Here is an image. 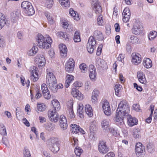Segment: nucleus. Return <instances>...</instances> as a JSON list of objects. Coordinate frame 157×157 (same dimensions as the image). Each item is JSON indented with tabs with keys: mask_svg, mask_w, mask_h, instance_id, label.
<instances>
[{
	"mask_svg": "<svg viewBox=\"0 0 157 157\" xmlns=\"http://www.w3.org/2000/svg\"><path fill=\"white\" fill-rule=\"evenodd\" d=\"M46 83L50 89L54 93L57 92L58 90L56 78L50 68L47 70Z\"/></svg>",
	"mask_w": 157,
	"mask_h": 157,
	"instance_id": "nucleus-1",
	"label": "nucleus"
},
{
	"mask_svg": "<svg viewBox=\"0 0 157 157\" xmlns=\"http://www.w3.org/2000/svg\"><path fill=\"white\" fill-rule=\"evenodd\" d=\"M36 40L38 46L41 48L45 49L49 48L52 42V39L48 35L43 36L40 34H38Z\"/></svg>",
	"mask_w": 157,
	"mask_h": 157,
	"instance_id": "nucleus-2",
	"label": "nucleus"
},
{
	"mask_svg": "<svg viewBox=\"0 0 157 157\" xmlns=\"http://www.w3.org/2000/svg\"><path fill=\"white\" fill-rule=\"evenodd\" d=\"M47 144L50 145V150L54 153H57L59 150V144L57 140L52 137L47 140Z\"/></svg>",
	"mask_w": 157,
	"mask_h": 157,
	"instance_id": "nucleus-3",
	"label": "nucleus"
},
{
	"mask_svg": "<svg viewBox=\"0 0 157 157\" xmlns=\"http://www.w3.org/2000/svg\"><path fill=\"white\" fill-rule=\"evenodd\" d=\"M116 111L124 113L125 114V115H126L130 111L128 104L125 101H121L118 105Z\"/></svg>",
	"mask_w": 157,
	"mask_h": 157,
	"instance_id": "nucleus-4",
	"label": "nucleus"
},
{
	"mask_svg": "<svg viewBox=\"0 0 157 157\" xmlns=\"http://www.w3.org/2000/svg\"><path fill=\"white\" fill-rule=\"evenodd\" d=\"M96 43L94 38L92 36H90L87 44L86 48L88 51L90 53H92L95 48Z\"/></svg>",
	"mask_w": 157,
	"mask_h": 157,
	"instance_id": "nucleus-5",
	"label": "nucleus"
},
{
	"mask_svg": "<svg viewBox=\"0 0 157 157\" xmlns=\"http://www.w3.org/2000/svg\"><path fill=\"white\" fill-rule=\"evenodd\" d=\"M53 109H50L48 112V116L50 120L54 122H57L59 118V115Z\"/></svg>",
	"mask_w": 157,
	"mask_h": 157,
	"instance_id": "nucleus-6",
	"label": "nucleus"
},
{
	"mask_svg": "<svg viewBox=\"0 0 157 157\" xmlns=\"http://www.w3.org/2000/svg\"><path fill=\"white\" fill-rule=\"evenodd\" d=\"M102 109L104 113L107 116L111 114V111L109 103L106 100H103L101 102Z\"/></svg>",
	"mask_w": 157,
	"mask_h": 157,
	"instance_id": "nucleus-7",
	"label": "nucleus"
},
{
	"mask_svg": "<svg viewBox=\"0 0 157 157\" xmlns=\"http://www.w3.org/2000/svg\"><path fill=\"white\" fill-rule=\"evenodd\" d=\"M124 116H125V114L116 111L114 120L119 125H121L124 124V121L123 119Z\"/></svg>",
	"mask_w": 157,
	"mask_h": 157,
	"instance_id": "nucleus-8",
	"label": "nucleus"
},
{
	"mask_svg": "<svg viewBox=\"0 0 157 157\" xmlns=\"http://www.w3.org/2000/svg\"><path fill=\"white\" fill-rule=\"evenodd\" d=\"M73 99H70L67 103V113L68 117L71 118H74L75 117V114L73 110Z\"/></svg>",
	"mask_w": 157,
	"mask_h": 157,
	"instance_id": "nucleus-9",
	"label": "nucleus"
},
{
	"mask_svg": "<svg viewBox=\"0 0 157 157\" xmlns=\"http://www.w3.org/2000/svg\"><path fill=\"white\" fill-rule=\"evenodd\" d=\"M75 62L74 60L70 58L65 65L66 71L68 72H72L74 69Z\"/></svg>",
	"mask_w": 157,
	"mask_h": 157,
	"instance_id": "nucleus-10",
	"label": "nucleus"
},
{
	"mask_svg": "<svg viewBox=\"0 0 157 157\" xmlns=\"http://www.w3.org/2000/svg\"><path fill=\"white\" fill-rule=\"evenodd\" d=\"M36 66L40 68L43 67L46 63L45 59L42 54L39 55L36 59Z\"/></svg>",
	"mask_w": 157,
	"mask_h": 157,
	"instance_id": "nucleus-11",
	"label": "nucleus"
},
{
	"mask_svg": "<svg viewBox=\"0 0 157 157\" xmlns=\"http://www.w3.org/2000/svg\"><path fill=\"white\" fill-rule=\"evenodd\" d=\"M132 62L133 64L137 65L141 61V56L138 53H133L132 55Z\"/></svg>",
	"mask_w": 157,
	"mask_h": 157,
	"instance_id": "nucleus-12",
	"label": "nucleus"
},
{
	"mask_svg": "<svg viewBox=\"0 0 157 157\" xmlns=\"http://www.w3.org/2000/svg\"><path fill=\"white\" fill-rule=\"evenodd\" d=\"M59 125L63 130L66 129L67 127V121L66 117L63 115L60 117Z\"/></svg>",
	"mask_w": 157,
	"mask_h": 157,
	"instance_id": "nucleus-13",
	"label": "nucleus"
},
{
	"mask_svg": "<svg viewBox=\"0 0 157 157\" xmlns=\"http://www.w3.org/2000/svg\"><path fill=\"white\" fill-rule=\"evenodd\" d=\"M98 150L100 153L104 154L106 153L109 150L105 143L104 141H100L99 142Z\"/></svg>",
	"mask_w": 157,
	"mask_h": 157,
	"instance_id": "nucleus-14",
	"label": "nucleus"
},
{
	"mask_svg": "<svg viewBox=\"0 0 157 157\" xmlns=\"http://www.w3.org/2000/svg\"><path fill=\"white\" fill-rule=\"evenodd\" d=\"M132 32L135 35H139L142 33V29L141 26L137 23L134 24Z\"/></svg>",
	"mask_w": 157,
	"mask_h": 157,
	"instance_id": "nucleus-15",
	"label": "nucleus"
},
{
	"mask_svg": "<svg viewBox=\"0 0 157 157\" xmlns=\"http://www.w3.org/2000/svg\"><path fill=\"white\" fill-rule=\"evenodd\" d=\"M127 123L130 127H132L137 124L138 120L135 117H132L131 115L127 114Z\"/></svg>",
	"mask_w": 157,
	"mask_h": 157,
	"instance_id": "nucleus-16",
	"label": "nucleus"
},
{
	"mask_svg": "<svg viewBox=\"0 0 157 157\" xmlns=\"http://www.w3.org/2000/svg\"><path fill=\"white\" fill-rule=\"evenodd\" d=\"M100 92L97 89H94L92 93L91 101L92 103L96 104L98 102V98L99 96Z\"/></svg>",
	"mask_w": 157,
	"mask_h": 157,
	"instance_id": "nucleus-17",
	"label": "nucleus"
},
{
	"mask_svg": "<svg viewBox=\"0 0 157 157\" xmlns=\"http://www.w3.org/2000/svg\"><path fill=\"white\" fill-rule=\"evenodd\" d=\"M93 5H94V10L96 14L101 13L102 11V8L99 4L98 0H93Z\"/></svg>",
	"mask_w": 157,
	"mask_h": 157,
	"instance_id": "nucleus-18",
	"label": "nucleus"
},
{
	"mask_svg": "<svg viewBox=\"0 0 157 157\" xmlns=\"http://www.w3.org/2000/svg\"><path fill=\"white\" fill-rule=\"evenodd\" d=\"M36 69V67H33L31 69V78L34 82L36 81L39 79L38 74Z\"/></svg>",
	"mask_w": 157,
	"mask_h": 157,
	"instance_id": "nucleus-19",
	"label": "nucleus"
},
{
	"mask_svg": "<svg viewBox=\"0 0 157 157\" xmlns=\"http://www.w3.org/2000/svg\"><path fill=\"white\" fill-rule=\"evenodd\" d=\"M137 76L139 81L141 83L146 84L147 83L145 75L143 72L138 71L137 73Z\"/></svg>",
	"mask_w": 157,
	"mask_h": 157,
	"instance_id": "nucleus-20",
	"label": "nucleus"
},
{
	"mask_svg": "<svg viewBox=\"0 0 157 157\" xmlns=\"http://www.w3.org/2000/svg\"><path fill=\"white\" fill-rule=\"evenodd\" d=\"M59 48L61 56L63 57H66L67 50L66 46L63 44H60L59 45Z\"/></svg>",
	"mask_w": 157,
	"mask_h": 157,
	"instance_id": "nucleus-21",
	"label": "nucleus"
},
{
	"mask_svg": "<svg viewBox=\"0 0 157 157\" xmlns=\"http://www.w3.org/2000/svg\"><path fill=\"white\" fill-rule=\"evenodd\" d=\"M101 127L103 130H108L110 127V124L109 121L107 119L102 120L101 122Z\"/></svg>",
	"mask_w": 157,
	"mask_h": 157,
	"instance_id": "nucleus-22",
	"label": "nucleus"
},
{
	"mask_svg": "<svg viewBox=\"0 0 157 157\" xmlns=\"http://www.w3.org/2000/svg\"><path fill=\"white\" fill-rule=\"evenodd\" d=\"M74 77L71 75L67 74L66 78V81L65 86L66 88H68L71 83L74 80Z\"/></svg>",
	"mask_w": 157,
	"mask_h": 157,
	"instance_id": "nucleus-23",
	"label": "nucleus"
},
{
	"mask_svg": "<svg viewBox=\"0 0 157 157\" xmlns=\"http://www.w3.org/2000/svg\"><path fill=\"white\" fill-rule=\"evenodd\" d=\"M135 150L136 153L137 154V153H143L145 151V149L141 143H138L136 145Z\"/></svg>",
	"mask_w": 157,
	"mask_h": 157,
	"instance_id": "nucleus-24",
	"label": "nucleus"
},
{
	"mask_svg": "<svg viewBox=\"0 0 157 157\" xmlns=\"http://www.w3.org/2000/svg\"><path fill=\"white\" fill-rule=\"evenodd\" d=\"M143 63L144 66L147 68H150L152 66V61L150 59L147 58L144 59Z\"/></svg>",
	"mask_w": 157,
	"mask_h": 157,
	"instance_id": "nucleus-25",
	"label": "nucleus"
},
{
	"mask_svg": "<svg viewBox=\"0 0 157 157\" xmlns=\"http://www.w3.org/2000/svg\"><path fill=\"white\" fill-rule=\"evenodd\" d=\"M6 18L4 15L0 13V30L5 25L6 22Z\"/></svg>",
	"mask_w": 157,
	"mask_h": 157,
	"instance_id": "nucleus-26",
	"label": "nucleus"
},
{
	"mask_svg": "<svg viewBox=\"0 0 157 157\" xmlns=\"http://www.w3.org/2000/svg\"><path fill=\"white\" fill-rule=\"evenodd\" d=\"M85 112L87 115L90 117L92 116L93 112L92 108L89 104H86L85 105Z\"/></svg>",
	"mask_w": 157,
	"mask_h": 157,
	"instance_id": "nucleus-27",
	"label": "nucleus"
},
{
	"mask_svg": "<svg viewBox=\"0 0 157 157\" xmlns=\"http://www.w3.org/2000/svg\"><path fill=\"white\" fill-rule=\"evenodd\" d=\"M69 13L70 16L74 20L78 21L80 19L78 13L76 11H74L73 9L70 8V9Z\"/></svg>",
	"mask_w": 157,
	"mask_h": 157,
	"instance_id": "nucleus-28",
	"label": "nucleus"
},
{
	"mask_svg": "<svg viewBox=\"0 0 157 157\" xmlns=\"http://www.w3.org/2000/svg\"><path fill=\"white\" fill-rule=\"evenodd\" d=\"M38 50V49L37 47L33 46L28 51L27 54L29 56H33L36 54Z\"/></svg>",
	"mask_w": 157,
	"mask_h": 157,
	"instance_id": "nucleus-29",
	"label": "nucleus"
},
{
	"mask_svg": "<svg viewBox=\"0 0 157 157\" xmlns=\"http://www.w3.org/2000/svg\"><path fill=\"white\" fill-rule=\"evenodd\" d=\"M63 27L65 29H68L69 31L73 30V27L70 22L67 20L63 22Z\"/></svg>",
	"mask_w": 157,
	"mask_h": 157,
	"instance_id": "nucleus-30",
	"label": "nucleus"
},
{
	"mask_svg": "<svg viewBox=\"0 0 157 157\" xmlns=\"http://www.w3.org/2000/svg\"><path fill=\"white\" fill-rule=\"evenodd\" d=\"M51 103L55 111H59L60 109V105L59 101L56 99H54L51 102Z\"/></svg>",
	"mask_w": 157,
	"mask_h": 157,
	"instance_id": "nucleus-31",
	"label": "nucleus"
},
{
	"mask_svg": "<svg viewBox=\"0 0 157 157\" xmlns=\"http://www.w3.org/2000/svg\"><path fill=\"white\" fill-rule=\"evenodd\" d=\"M45 15L47 18L48 23L50 25H53L55 23L54 18L52 15L49 13L46 12Z\"/></svg>",
	"mask_w": 157,
	"mask_h": 157,
	"instance_id": "nucleus-32",
	"label": "nucleus"
},
{
	"mask_svg": "<svg viewBox=\"0 0 157 157\" xmlns=\"http://www.w3.org/2000/svg\"><path fill=\"white\" fill-rule=\"evenodd\" d=\"M59 2L63 8H68L70 6L69 0H59Z\"/></svg>",
	"mask_w": 157,
	"mask_h": 157,
	"instance_id": "nucleus-33",
	"label": "nucleus"
},
{
	"mask_svg": "<svg viewBox=\"0 0 157 157\" xmlns=\"http://www.w3.org/2000/svg\"><path fill=\"white\" fill-rule=\"evenodd\" d=\"M94 37L99 40H102L104 37L101 32L98 31H95L94 33Z\"/></svg>",
	"mask_w": 157,
	"mask_h": 157,
	"instance_id": "nucleus-34",
	"label": "nucleus"
},
{
	"mask_svg": "<svg viewBox=\"0 0 157 157\" xmlns=\"http://www.w3.org/2000/svg\"><path fill=\"white\" fill-rule=\"evenodd\" d=\"M129 41L133 44H136L140 43L138 37L134 35H131L129 36Z\"/></svg>",
	"mask_w": 157,
	"mask_h": 157,
	"instance_id": "nucleus-35",
	"label": "nucleus"
},
{
	"mask_svg": "<svg viewBox=\"0 0 157 157\" xmlns=\"http://www.w3.org/2000/svg\"><path fill=\"white\" fill-rule=\"evenodd\" d=\"M114 89L115 94L118 96H120L122 89V86L117 83L115 85Z\"/></svg>",
	"mask_w": 157,
	"mask_h": 157,
	"instance_id": "nucleus-36",
	"label": "nucleus"
},
{
	"mask_svg": "<svg viewBox=\"0 0 157 157\" xmlns=\"http://www.w3.org/2000/svg\"><path fill=\"white\" fill-rule=\"evenodd\" d=\"M79 31H77L75 33L73 36V40L75 42L77 43L81 41V39Z\"/></svg>",
	"mask_w": 157,
	"mask_h": 157,
	"instance_id": "nucleus-37",
	"label": "nucleus"
},
{
	"mask_svg": "<svg viewBox=\"0 0 157 157\" xmlns=\"http://www.w3.org/2000/svg\"><path fill=\"white\" fill-rule=\"evenodd\" d=\"M19 13L18 11H14L12 15V21L13 22H16L18 19Z\"/></svg>",
	"mask_w": 157,
	"mask_h": 157,
	"instance_id": "nucleus-38",
	"label": "nucleus"
},
{
	"mask_svg": "<svg viewBox=\"0 0 157 157\" xmlns=\"http://www.w3.org/2000/svg\"><path fill=\"white\" fill-rule=\"evenodd\" d=\"M25 13L28 16H32L33 15L35 12L33 6H30V7L26 10H24Z\"/></svg>",
	"mask_w": 157,
	"mask_h": 157,
	"instance_id": "nucleus-39",
	"label": "nucleus"
},
{
	"mask_svg": "<svg viewBox=\"0 0 157 157\" xmlns=\"http://www.w3.org/2000/svg\"><path fill=\"white\" fill-rule=\"evenodd\" d=\"M83 105L82 104L80 103L78 105V112L79 113V116L81 118L83 117Z\"/></svg>",
	"mask_w": 157,
	"mask_h": 157,
	"instance_id": "nucleus-40",
	"label": "nucleus"
},
{
	"mask_svg": "<svg viewBox=\"0 0 157 157\" xmlns=\"http://www.w3.org/2000/svg\"><path fill=\"white\" fill-rule=\"evenodd\" d=\"M74 152L77 157H80L81 155L83 153V151L81 147L77 146L75 148Z\"/></svg>",
	"mask_w": 157,
	"mask_h": 157,
	"instance_id": "nucleus-41",
	"label": "nucleus"
},
{
	"mask_svg": "<svg viewBox=\"0 0 157 157\" xmlns=\"http://www.w3.org/2000/svg\"><path fill=\"white\" fill-rule=\"evenodd\" d=\"M55 126L54 124L48 123L46 124L45 128L47 130L49 131H51L55 129Z\"/></svg>",
	"mask_w": 157,
	"mask_h": 157,
	"instance_id": "nucleus-42",
	"label": "nucleus"
},
{
	"mask_svg": "<svg viewBox=\"0 0 157 157\" xmlns=\"http://www.w3.org/2000/svg\"><path fill=\"white\" fill-rule=\"evenodd\" d=\"M30 6H32L31 3L28 1H23L21 4L22 8L25 9V10H26V9H27L29 8Z\"/></svg>",
	"mask_w": 157,
	"mask_h": 157,
	"instance_id": "nucleus-43",
	"label": "nucleus"
},
{
	"mask_svg": "<svg viewBox=\"0 0 157 157\" xmlns=\"http://www.w3.org/2000/svg\"><path fill=\"white\" fill-rule=\"evenodd\" d=\"M57 35L59 37L63 38L66 41L69 40L67 35L65 33L63 32H59L57 33Z\"/></svg>",
	"mask_w": 157,
	"mask_h": 157,
	"instance_id": "nucleus-44",
	"label": "nucleus"
},
{
	"mask_svg": "<svg viewBox=\"0 0 157 157\" xmlns=\"http://www.w3.org/2000/svg\"><path fill=\"white\" fill-rule=\"evenodd\" d=\"M53 0H45L44 1L45 6L47 8H50L53 6Z\"/></svg>",
	"mask_w": 157,
	"mask_h": 157,
	"instance_id": "nucleus-45",
	"label": "nucleus"
},
{
	"mask_svg": "<svg viewBox=\"0 0 157 157\" xmlns=\"http://www.w3.org/2000/svg\"><path fill=\"white\" fill-rule=\"evenodd\" d=\"M157 36V33L155 31H152L151 32L149 35L148 37L150 40H153Z\"/></svg>",
	"mask_w": 157,
	"mask_h": 157,
	"instance_id": "nucleus-46",
	"label": "nucleus"
},
{
	"mask_svg": "<svg viewBox=\"0 0 157 157\" xmlns=\"http://www.w3.org/2000/svg\"><path fill=\"white\" fill-rule=\"evenodd\" d=\"M71 127L72 128L71 130L72 132L74 133H77L79 132V129H78L79 126L76 124H71Z\"/></svg>",
	"mask_w": 157,
	"mask_h": 157,
	"instance_id": "nucleus-47",
	"label": "nucleus"
},
{
	"mask_svg": "<svg viewBox=\"0 0 157 157\" xmlns=\"http://www.w3.org/2000/svg\"><path fill=\"white\" fill-rule=\"evenodd\" d=\"M96 75L97 73L96 72V71L91 72H89V76L90 78L93 81H94L96 80Z\"/></svg>",
	"mask_w": 157,
	"mask_h": 157,
	"instance_id": "nucleus-48",
	"label": "nucleus"
},
{
	"mask_svg": "<svg viewBox=\"0 0 157 157\" xmlns=\"http://www.w3.org/2000/svg\"><path fill=\"white\" fill-rule=\"evenodd\" d=\"M79 67L82 72L85 73L87 71V66L85 64H81L80 65Z\"/></svg>",
	"mask_w": 157,
	"mask_h": 157,
	"instance_id": "nucleus-49",
	"label": "nucleus"
},
{
	"mask_svg": "<svg viewBox=\"0 0 157 157\" xmlns=\"http://www.w3.org/2000/svg\"><path fill=\"white\" fill-rule=\"evenodd\" d=\"M46 108V107L44 104H37V109L40 112L43 111Z\"/></svg>",
	"mask_w": 157,
	"mask_h": 157,
	"instance_id": "nucleus-50",
	"label": "nucleus"
},
{
	"mask_svg": "<svg viewBox=\"0 0 157 157\" xmlns=\"http://www.w3.org/2000/svg\"><path fill=\"white\" fill-rule=\"evenodd\" d=\"M0 134L3 136L6 135V132L5 126L2 124L0 127Z\"/></svg>",
	"mask_w": 157,
	"mask_h": 157,
	"instance_id": "nucleus-51",
	"label": "nucleus"
},
{
	"mask_svg": "<svg viewBox=\"0 0 157 157\" xmlns=\"http://www.w3.org/2000/svg\"><path fill=\"white\" fill-rule=\"evenodd\" d=\"M133 137L135 138H138L140 136V130L138 129L135 128L134 129Z\"/></svg>",
	"mask_w": 157,
	"mask_h": 157,
	"instance_id": "nucleus-52",
	"label": "nucleus"
},
{
	"mask_svg": "<svg viewBox=\"0 0 157 157\" xmlns=\"http://www.w3.org/2000/svg\"><path fill=\"white\" fill-rule=\"evenodd\" d=\"M98 23L99 25H102L104 23L103 20V16L102 15H99L97 18Z\"/></svg>",
	"mask_w": 157,
	"mask_h": 157,
	"instance_id": "nucleus-53",
	"label": "nucleus"
},
{
	"mask_svg": "<svg viewBox=\"0 0 157 157\" xmlns=\"http://www.w3.org/2000/svg\"><path fill=\"white\" fill-rule=\"evenodd\" d=\"M24 154L25 157H31L30 151L26 147H25Z\"/></svg>",
	"mask_w": 157,
	"mask_h": 157,
	"instance_id": "nucleus-54",
	"label": "nucleus"
},
{
	"mask_svg": "<svg viewBox=\"0 0 157 157\" xmlns=\"http://www.w3.org/2000/svg\"><path fill=\"white\" fill-rule=\"evenodd\" d=\"M125 57V55L124 54H120L117 58V60L123 63H124V59Z\"/></svg>",
	"mask_w": 157,
	"mask_h": 157,
	"instance_id": "nucleus-55",
	"label": "nucleus"
},
{
	"mask_svg": "<svg viewBox=\"0 0 157 157\" xmlns=\"http://www.w3.org/2000/svg\"><path fill=\"white\" fill-rule=\"evenodd\" d=\"M109 132L115 137H117L118 134L117 133L116 131L113 128L110 127L108 129Z\"/></svg>",
	"mask_w": 157,
	"mask_h": 157,
	"instance_id": "nucleus-56",
	"label": "nucleus"
},
{
	"mask_svg": "<svg viewBox=\"0 0 157 157\" xmlns=\"http://www.w3.org/2000/svg\"><path fill=\"white\" fill-rule=\"evenodd\" d=\"M6 45L5 41L3 37L0 36V47L3 48Z\"/></svg>",
	"mask_w": 157,
	"mask_h": 157,
	"instance_id": "nucleus-57",
	"label": "nucleus"
},
{
	"mask_svg": "<svg viewBox=\"0 0 157 157\" xmlns=\"http://www.w3.org/2000/svg\"><path fill=\"white\" fill-rule=\"evenodd\" d=\"M44 98L47 99H49L51 98V95L49 90L42 93Z\"/></svg>",
	"mask_w": 157,
	"mask_h": 157,
	"instance_id": "nucleus-58",
	"label": "nucleus"
},
{
	"mask_svg": "<svg viewBox=\"0 0 157 157\" xmlns=\"http://www.w3.org/2000/svg\"><path fill=\"white\" fill-rule=\"evenodd\" d=\"M96 127L94 122L91 123L90 128V132H94L96 130Z\"/></svg>",
	"mask_w": 157,
	"mask_h": 157,
	"instance_id": "nucleus-59",
	"label": "nucleus"
},
{
	"mask_svg": "<svg viewBox=\"0 0 157 157\" xmlns=\"http://www.w3.org/2000/svg\"><path fill=\"white\" fill-rule=\"evenodd\" d=\"M79 91L76 89L73 88L71 90V94L73 97H75Z\"/></svg>",
	"mask_w": 157,
	"mask_h": 157,
	"instance_id": "nucleus-60",
	"label": "nucleus"
},
{
	"mask_svg": "<svg viewBox=\"0 0 157 157\" xmlns=\"http://www.w3.org/2000/svg\"><path fill=\"white\" fill-rule=\"evenodd\" d=\"M42 93H44L48 90L46 85L45 83H43L41 86Z\"/></svg>",
	"mask_w": 157,
	"mask_h": 157,
	"instance_id": "nucleus-61",
	"label": "nucleus"
},
{
	"mask_svg": "<svg viewBox=\"0 0 157 157\" xmlns=\"http://www.w3.org/2000/svg\"><path fill=\"white\" fill-rule=\"evenodd\" d=\"M122 14L128 15V16L129 15H131V13L129 8L127 7L125 8L123 10Z\"/></svg>",
	"mask_w": 157,
	"mask_h": 157,
	"instance_id": "nucleus-62",
	"label": "nucleus"
},
{
	"mask_svg": "<svg viewBox=\"0 0 157 157\" xmlns=\"http://www.w3.org/2000/svg\"><path fill=\"white\" fill-rule=\"evenodd\" d=\"M102 48V45L101 44H100L98 46V47L97 48L96 52V55L98 56H99L101 55V52Z\"/></svg>",
	"mask_w": 157,
	"mask_h": 157,
	"instance_id": "nucleus-63",
	"label": "nucleus"
},
{
	"mask_svg": "<svg viewBox=\"0 0 157 157\" xmlns=\"http://www.w3.org/2000/svg\"><path fill=\"white\" fill-rule=\"evenodd\" d=\"M91 82L90 81L86 82L85 85V90L88 91L91 87Z\"/></svg>",
	"mask_w": 157,
	"mask_h": 157,
	"instance_id": "nucleus-64",
	"label": "nucleus"
}]
</instances>
